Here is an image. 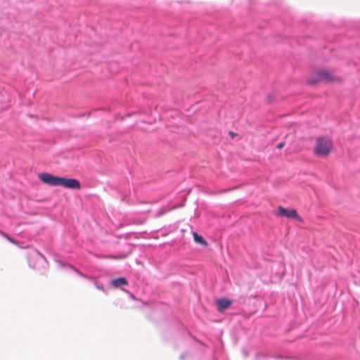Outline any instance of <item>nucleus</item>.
Wrapping results in <instances>:
<instances>
[{"label": "nucleus", "instance_id": "2", "mask_svg": "<svg viewBox=\"0 0 360 360\" xmlns=\"http://www.w3.org/2000/svg\"><path fill=\"white\" fill-rule=\"evenodd\" d=\"M320 82H326L328 83L340 82H341V79L326 70H316L308 79V83L313 85Z\"/></svg>", "mask_w": 360, "mask_h": 360}, {"label": "nucleus", "instance_id": "9", "mask_svg": "<svg viewBox=\"0 0 360 360\" xmlns=\"http://www.w3.org/2000/svg\"><path fill=\"white\" fill-rule=\"evenodd\" d=\"M4 236L8 239L9 241L12 242V243H14V241L10 238L8 237L6 234H4Z\"/></svg>", "mask_w": 360, "mask_h": 360}, {"label": "nucleus", "instance_id": "5", "mask_svg": "<svg viewBox=\"0 0 360 360\" xmlns=\"http://www.w3.org/2000/svg\"><path fill=\"white\" fill-rule=\"evenodd\" d=\"M231 305V301L227 299H220L217 301V306L219 311L228 309Z\"/></svg>", "mask_w": 360, "mask_h": 360}, {"label": "nucleus", "instance_id": "4", "mask_svg": "<svg viewBox=\"0 0 360 360\" xmlns=\"http://www.w3.org/2000/svg\"><path fill=\"white\" fill-rule=\"evenodd\" d=\"M276 216L285 217L289 219H295L298 221H301V218L299 216L297 212L295 209H286L282 206H279L277 211L275 212Z\"/></svg>", "mask_w": 360, "mask_h": 360}, {"label": "nucleus", "instance_id": "1", "mask_svg": "<svg viewBox=\"0 0 360 360\" xmlns=\"http://www.w3.org/2000/svg\"><path fill=\"white\" fill-rule=\"evenodd\" d=\"M39 178L43 183L49 186H62L68 188L77 190L81 188L79 181L75 179L55 176L46 172L39 174Z\"/></svg>", "mask_w": 360, "mask_h": 360}, {"label": "nucleus", "instance_id": "10", "mask_svg": "<svg viewBox=\"0 0 360 360\" xmlns=\"http://www.w3.org/2000/svg\"><path fill=\"white\" fill-rule=\"evenodd\" d=\"M230 134H231L232 136H234V135H233V134L232 132H230Z\"/></svg>", "mask_w": 360, "mask_h": 360}, {"label": "nucleus", "instance_id": "6", "mask_svg": "<svg viewBox=\"0 0 360 360\" xmlns=\"http://www.w3.org/2000/svg\"><path fill=\"white\" fill-rule=\"evenodd\" d=\"M112 285L115 288H119L122 285H127L128 282L125 278H118L112 281Z\"/></svg>", "mask_w": 360, "mask_h": 360}, {"label": "nucleus", "instance_id": "8", "mask_svg": "<svg viewBox=\"0 0 360 360\" xmlns=\"http://www.w3.org/2000/svg\"><path fill=\"white\" fill-rule=\"evenodd\" d=\"M284 146H285V142H281L280 143L278 144L277 148L281 149L284 147Z\"/></svg>", "mask_w": 360, "mask_h": 360}, {"label": "nucleus", "instance_id": "3", "mask_svg": "<svg viewBox=\"0 0 360 360\" xmlns=\"http://www.w3.org/2000/svg\"><path fill=\"white\" fill-rule=\"evenodd\" d=\"M332 141L327 137H319L316 139L314 153L317 156L327 157L331 152Z\"/></svg>", "mask_w": 360, "mask_h": 360}, {"label": "nucleus", "instance_id": "7", "mask_svg": "<svg viewBox=\"0 0 360 360\" xmlns=\"http://www.w3.org/2000/svg\"><path fill=\"white\" fill-rule=\"evenodd\" d=\"M193 239L195 242L197 243H200L204 246L207 245V243L205 241V240L200 235H198L197 233L193 232Z\"/></svg>", "mask_w": 360, "mask_h": 360}]
</instances>
